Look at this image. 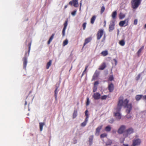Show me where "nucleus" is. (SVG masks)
Returning <instances> with one entry per match:
<instances>
[{
  "mask_svg": "<svg viewBox=\"0 0 146 146\" xmlns=\"http://www.w3.org/2000/svg\"><path fill=\"white\" fill-rule=\"evenodd\" d=\"M125 140V139H124V140H123V141H124Z\"/></svg>",
  "mask_w": 146,
  "mask_h": 146,
  "instance_id": "obj_62",
  "label": "nucleus"
},
{
  "mask_svg": "<svg viewBox=\"0 0 146 146\" xmlns=\"http://www.w3.org/2000/svg\"><path fill=\"white\" fill-rule=\"evenodd\" d=\"M31 42H30L29 44L28 45V46L29 47V50L28 51V56L29 55V52H30V50H31Z\"/></svg>",
  "mask_w": 146,
  "mask_h": 146,
  "instance_id": "obj_33",
  "label": "nucleus"
},
{
  "mask_svg": "<svg viewBox=\"0 0 146 146\" xmlns=\"http://www.w3.org/2000/svg\"><path fill=\"white\" fill-rule=\"evenodd\" d=\"M133 129L132 128H130L126 131L125 133L123 134V135L125 136V137H127L129 135L133 133Z\"/></svg>",
  "mask_w": 146,
  "mask_h": 146,
  "instance_id": "obj_3",
  "label": "nucleus"
},
{
  "mask_svg": "<svg viewBox=\"0 0 146 146\" xmlns=\"http://www.w3.org/2000/svg\"><path fill=\"white\" fill-rule=\"evenodd\" d=\"M76 10H74L71 13V14L73 16H74L76 13Z\"/></svg>",
  "mask_w": 146,
  "mask_h": 146,
  "instance_id": "obj_47",
  "label": "nucleus"
},
{
  "mask_svg": "<svg viewBox=\"0 0 146 146\" xmlns=\"http://www.w3.org/2000/svg\"><path fill=\"white\" fill-rule=\"evenodd\" d=\"M119 18L120 19H121L124 18L125 17V15L123 13H120L119 14Z\"/></svg>",
  "mask_w": 146,
  "mask_h": 146,
  "instance_id": "obj_26",
  "label": "nucleus"
},
{
  "mask_svg": "<svg viewBox=\"0 0 146 146\" xmlns=\"http://www.w3.org/2000/svg\"><path fill=\"white\" fill-rule=\"evenodd\" d=\"M128 19H126L123 21H121L120 22L119 25L121 27L123 26L124 25L125 27L126 26L128 25Z\"/></svg>",
  "mask_w": 146,
  "mask_h": 146,
  "instance_id": "obj_4",
  "label": "nucleus"
},
{
  "mask_svg": "<svg viewBox=\"0 0 146 146\" xmlns=\"http://www.w3.org/2000/svg\"><path fill=\"white\" fill-rule=\"evenodd\" d=\"M119 44L121 46H123L125 44L124 40H121L119 41Z\"/></svg>",
  "mask_w": 146,
  "mask_h": 146,
  "instance_id": "obj_29",
  "label": "nucleus"
},
{
  "mask_svg": "<svg viewBox=\"0 0 146 146\" xmlns=\"http://www.w3.org/2000/svg\"><path fill=\"white\" fill-rule=\"evenodd\" d=\"M96 18V17L95 16H93L91 19V23L93 24L94 23L95 20Z\"/></svg>",
  "mask_w": 146,
  "mask_h": 146,
  "instance_id": "obj_30",
  "label": "nucleus"
},
{
  "mask_svg": "<svg viewBox=\"0 0 146 146\" xmlns=\"http://www.w3.org/2000/svg\"><path fill=\"white\" fill-rule=\"evenodd\" d=\"M39 124L40 131H42L43 129V126L45 125V123H44L40 122L39 123Z\"/></svg>",
  "mask_w": 146,
  "mask_h": 146,
  "instance_id": "obj_21",
  "label": "nucleus"
},
{
  "mask_svg": "<svg viewBox=\"0 0 146 146\" xmlns=\"http://www.w3.org/2000/svg\"><path fill=\"white\" fill-rule=\"evenodd\" d=\"M141 76V74H139L136 77V80H138L140 78Z\"/></svg>",
  "mask_w": 146,
  "mask_h": 146,
  "instance_id": "obj_48",
  "label": "nucleus"
},
{
  "mask_svg": "<svg viewBox=\"0 0 146 146\" xmlns=\"http://www.w3.org/2000/svg\"><path fill=\"white\" fill-rule=\"evenodd\" d=\"M72 66H71V68L70 69V70H69V71H70L71 70V69H72Z\"/></svg>",
  "mask_w": 146,
  "mask_h": 146,
  "instance_id": "obj_60",
  "label": "nucleus"
},
{
  "mask_svg": "<svg viewBox=\"0 0 146 146\" xmlns=\"http://www.w3.org/2000/svg\"><path fill=\"white\" fill-rule=\"evenodd\" d=\"M144 48V46H142L138 50L137 52V54L138 56H140V53Z\"/></svg>",
  "mask_w": 146,
  "mask_h": 146,
  "instance_id": "obj_18",
  "label": "nucleus"
},
{
  "mask_svg": "<svg viewBox=\"0 0 146 146\" xmlns=\"http://www.w3.org/2000/svg\"><path fill=\"white\" fill-rule=\"evenodd\" d=\"M125 140V139H124V140H123V141H124Z\"/></svg>",
  "mask_w": 146,
  "mask_h": 146,
  "instance_id": "obj_64",
  "label": "nucleus"
},
{
  "mask_svg": "<svg viewBox=\"0 0 146 146\" xmlns=\"http://www.w3.org/2000/svg\"><path fill=\"white\" fill-rule=\"evenodd\" d=\"M88 65L86 66L85 68V69L82 74V76H84V74L85 73H86V70L88 68Z\"/></svg>",
  "mask_w": 146,
  "mask_h": 146,
  "instance_id": "obj_38",
  "label": "nucleus"
},
{
  "mask_svg": "<svg viewBox=\"0 0 146 146\" xmlns=\"http://www.w3.org/2000/svg\"><path fill=\"white\" fill-rule=\"evenodd\" d=\"M68 40L67 39H66L64 41V42H63V46H64L68 44Z\"/></svg>",
  "mask_w": 146,
  "mask_h": 146,
  "instance_id": "obj_37",
  "label": "nucleus"
},
{
  "mask_svg": "<svg viewBox=\"0 0 146 146\" xmlns=\"http://www.w3.org/2000/svg\"><path fill=\"white\" fill-rule=\"evenodd\" d=\"M114 88V86L113 84L112 83H111L109 84L108 86V89L109 92H112Z\"/></svg>",
  "mask_w": 146,
  "mask_h": 146,
  "instance_id": "obj_12",
  "label": "nucleus"
},
{
  "mask_svg": "<svg viewBox=\"0 0 146 146\" xmlns=\"http://www.w3.org/2000/svg\"><path fill=\"white\" fill-rule=\"evenodd\" d=\"M94 139V135H92L90 136L89 138V140L88 141L89 142V144L90 145H91L92 144L93 142V141Z\"/></svg>",
  "mask_w": 146,
  "mask_h": 146,
  "instance_id": "obj_13",
  "label": "nucleus"
},
{
  "mask_svg": "<svg viewBox=\"0 0 146 146\" xmlns=\"http://www.w3.org/2000/svg\"><path fill=\"white\" fill-rule=\"evenodd\" d=\"M123 146H128V144L125 145V144H123Z\"/></svg>",
  "mask_w": 146,
  "mask_h": 146,
  "instance_id": "obj_56",
  "label": "nucleus"
},
{
  "mask_svg": "<svg viewBox=\"0 0 146 146\" xmlns=\"http://www.w3.org/2000/svg\"><path fill=\"white\" fill-rule=\"evenodd\" d=\"M114 79L113 77V75H111L109 77L108 80L110 81H112Z\"/></svg>",
  "mask_w": 146,
  "mask_h": 146,
  "instance_id": "obj_39",
  "label": "nucleus"
},
{
  "mask_svg": "<svg viewBox=\"0 0 146 146\" xmlns=\"http://www.w3.org/2000/svg\"><path fill=\"white\" fill-rule=\"evenodd\" d=\"M141 140L139 139H134L133 141V146H135L139 145L141 143Z\"/></svg>",
  "mask_w": 146,
  "mask_h": 146,
  "instance_id": "obj_9",
  "label": "nucleus"
},
{
  "mask_svg": "<svg viewBox=\"0 0 146 146\" xmlns=\"http://www.w3.org/2000/svg\"><path fill=\"white\" fill-rule=\"evenodd\" d=\"M27 52H26L25 54V56L23 59V68L25 69H26L27 65V58L26 57L27 56Z\"/></svg>",
  "mask_w": 146,
  "mask_h": 146,
  "instance_id": "obj_5",
  "label": "nucleus"
},
{
  "mask_svg": "<svg viewBox=\"0 0 146 146\" xmlns=\"http://www.w3.org/2000/svg\"><path fill=\"white\" fill-rule=\"evenodd\" d=\"M114 24L113 23L112 25H109V31H111L114 29Z\"/></svg>",
  "mask_w": 146,
  "mask_h": 146,
  "instance_id": "obj_19",
  "label": "nucleus"
},
{
  "mask_svg": "<svg viewBox=\"0 0 146 146\" xmlns=\"http://www.w3.org/2000/svg\"><path fill=\"white\" fill-rule=\"evenodd\" d=\"M107 97V96L106 95H104L102 96L101 97V99L102 100H105L106 99Z\"/></svg>",
  "mask_w": 146,
  "mask_h": 146,
  "instance_id": "obj_46",
  "label": "nucleus"
},
{
  "mask_svg": "<svg viewBox=\"0 0 146 146\" xmlns=\"http://www.w3.org/2000/svg\"><path fill=\"white\" fill-rule=\"evenodd\" d=\"M114 121V119L113 118L111 119L109 121V123H112Z\"/></svg>",
  "mask_w": 146,
  "mask_h": 146,
  "instance_id": "obj_50",
  "label": "nucleus"
},
{
  "mask_svg": "<svg viewBox=\"0 0 146 146\" xmlns=\"http://www.w3.org/2000/svg\"><path fill=\"white\" fill-rule=\"evenodd\" d=\"M99 74V72L97 71H96L93 76L92 80H95L98 76Z\"/></svg>",
  "mask_w": 146,
  "mask_h": 146,
  "instance_id": "obj_16",
  "label": "nucleus"
},
{
  "mask_svg": "<svg viewBox=\"0 0 146 146\" xmlns=\"http://www.w3.org/2000/svg\"><path fill=\"white\" fill-rule=\"evenodd\" d=\"M58 88V87H57L54 91V93H55L54 97L55 98V99L56 100V101L57 100V92H58V91H57Z\"/></svg>",
  "mask_w": 146,
  "mask_h": 146,
  "instance_id": "obj_27",
  "label": "nucleus"
},
{
  "mask_svg": "<svg viewBox=\"0 0 146 146\" xmlns=\"http://www.w3.org/2000/svg\"><path fill=\"white\" fill-rule=\"evenodd\" d=\"M125 140V139H124V140H123V141H124Z\"/></svg>",
  "mask_w": 146,
  "mask_h": 146,
  "instance_id": "obj_63",
  "label": "nucleus"
},
{
  "mask_svg": "<svg viewBox=\"0 0 146 146\" xmlns=\"http://www.w3.org/2000/svg\"><path fill=\"white\" fill-rule=\"evenodd\" d=\"M104 23L106 24V21H104Z\"/></svg>",
  "mask_w": 146,
  "mask_h": 146,
  "instance_id": "obj_61",
  "label": "nucleus"
},
{
  "mask_svg": "<svg viewBox=\"0 0 146 146\" xmlns=\"http://www.w3.org/2000/svg\"><path fill=\"white\" fill-rule=\"evenodd\" d=\"M106 67V65L105 63H102L98 69L100 70H104Z\"/></svg>",
  "mask_w": 146,
  "mask_h": 146,
  "instance_id": "obj_15",
  "label": "nucleus"
},
{
  "mask_svg": "<svg viewBox=\"0 0 146 146\" xmlns=\"http://www.w3.org/2000/svg\"><path fill=\"white\" fill-rule=\"evenodd\" d=\"M88 120L87 119H85V120L84 121V122H83L81 124V126L83 127L85 126L87 123Z\"/></svg>",
  "mask_w": 146,
  "mask_h": 146,
  "instance_id": "obj_24",
  "label": "nucleus"
},
{
  "mask_svg": "<svg viewBox=\"0 0 146 146\" xmlns=\"http://www.w3.org/2000/svg\"><path fill=\"white\" fill-rule=\"evenodd\" d=\"M68 25V21H65L64 23V28H66L67 26Z\"/></svg>",
  "mask_w": 146,
  "mask_h": 146,
  "instance_id": "obj_41",
  "label": "nucleus"
},
{
  "mask_svg": "<svg viewBox=\"0 0 146 146\" xmlns=\"http://www.w3.org/2000/svg\"><path fill=\"white\" fill-rule=\"evenodd\" d=\"M66 29L64 28L63 29L62 31V36H65V30H66Z\"/></svg>",
  "mask_w": 146,
  "mask_h": 146,
  "instance_id": "obj_42",
  "label": "nucleus"
},
{
  "mask_svg": "<svg viewBox=\"0 0 146 146\" xmlns=\"http://www.w3.org/2000/svg\"><path fill=\"white\" fill-rule=\"evenodd\" d=\"M129 102V100L127 99L124 100V98L122 96H120L118 98L117 107L115 108L117 112L114 113V116L117 120H119L121 118V115L119 111H120L122 106L124 108H126V111L128 114L131 112L132 108V104L131 103L128 104Z\"/></svg>",
  "mask_w": 146,
  "mask_h": 146,
  "instance_id": "obj_1",
  "label": "nucleus"
},
{
  "mask_svg": "<svg viewBox=\"0 0 146 146\" xmlns=\"http://www.w3.org/2000/svg\"><path fill=\"white\" fill-rule=\"evenodd\" d=\"M90 104L89 99V98H87V102L86 103V105L88 106Z\"/></svg>",
  "mask_w": 146,
  "mask_h": 146,
  "instance_id": "obj_45",
  "label": "nucleus"
},
{
  "mask_svg": "<svg viewBox=\"0 0 146 146\" xmlns=\"http://www.w3.org/2000/svg\"><path fill=\"white\" fill-rule=\"evenodd\" d=\"M92 40L90 37H89L86 38L85 40V42L84 44L83 47H84L87 44L90 42Z\"/></svg>",
  "mask_w": 146,
  "mask_h": 146,
  "instance_id": "obj_14",
  "label": "nucleus"
},
{
  "mask_svg": "<svg viewBox=\"0 0 146 146\" xmlns=\"http://www.w3.org/2000/svg\"><path fill=\"white\" fill-rule=\"evenodd\" d=\"M82 0H81L80 1V10H81V6H82Z\"/></svg>",
  "mask_w": 146,
  "mask_h": 146,
  "instance_id": "obj_52",
  "label": "nucleus"
},
{
  "mask_svg": "<svg viewBox=\"0 0 146 146\" xmlns=\"http://www.w3.org/2000/svg\"><path fill=\"white\" fill-rule=\"evenodd\" d=\"M98 84H99V82H98V81H96L94 82V86H96V85H98Z\"/></svg>",
  "mask_w": 146,
  "mask_h": 146,
  "instance_id": "obj_53",
  "label": "nucleus"
},
{
  "mask_svg": "<svg viewBox=\"0 0 146 146\" xmlns=\"http://www.w3.org/2000/svg\"><path fill=\"white\" fill-rule=\"evenodd\" d=\"M27 104V102L26 101H25V105H26Z\"/></svg>",
  "mask_w": 146,
  "mask_h": 146,
  "instance_id": "obj_58",
  "label": "nucleus"
},
{
  "mask_svg": "<svg viewBox=\"0 0 146 146\" xmlns=\"http://www.w3.org/2000/svg\"><path fill=\"white\" fill-rule=\"evenodd\" d=\"M126 117L128 119H130L131 118V116L130 115H126Z\"/></svg>",
  "mask_w": 146,
  "mask_h": 146,
  "instance_id": "obj_51",
  "label": "nucleus"
},
{
  "mask_svg": "<svg viewBox=\"0 0 146 146\" xmlns=\"http://www.w3.org/2000/svg\"><path fill=\"white\" fill-rule=\"evenodd\" d=\"M88 110H86L85 111V115L86 116L85 119H87V120H88L89 117V115L88 114Z\"/></svg>",
  "mask_w": 146,
  "mask_h": 146,
  "instance_id": "obj_36",
  "label": "nucleus"
},
{
  "mask_svg": "<svg viewBox=\"0 0 146 146\" xmlns=\"http://www.w3.org/2000/svg\"><path fill=\"white\" fill-rule=\"evenodd\" d=\"M142 0H131V4L132 8L134 9H137L141 3Z\"/></svg>",
  "mask_w": 146,
  "mask_h": 146,
  "instance_id": "obj_2",
  "label": "nucleus"
},
{
  "mask_svg": "<svg viewBox=\"0 0 146 146\" xmlns=\"http://www.w3.org/2000/svg\"><path fill=\"white\" fill-rule=\"evenodd\" d=\"M103 127V125H101L98 126L96 130L95 135H98L100 133L101 130L102 129Z\"/></svg>",
  "mask_w": 146,
  "mask_h": 146,
  "instance_id": "obj_10",
  "label": "nucleus"
},
{
  "mask_svg": "<svg viewBox=\"0 0 146 146\" xmlns=\"http://www.w3.org/2000/svg\"><path fill=\"white\" fill-rule=\"evenodd\" d=\"M104 34V31L103 29H101L98 31L97 34V38L98 40H100Z\"/></svg>",
  "mask_w": 146,
  "mask_h": 146,
  "instance_id": "obj_6",
  "label": "nucleus"
},
{
  "mask_svg": "<svg viewBox=\"0 0 146 146\" xmlns=\"http://www.w3.org/2000/svg\"><path fill=\"white\" fill-rule=\"evenodd\" d=\"M107 136V134L106 133H104L101 134L100 136L101 138L106 137Z\"/></svg>",
  "mask_w": 146,
  "mask_h": 146,
  "instance_id": "obj_35",
  "label": "nucleus"
},
{
  "mask_svg": "<svg viewBox=\"0 0 146 146\" xmlns=\"http://www.w3.org/2000/svg\"><path fill=\"white\" fill-rule=\"evenodd\" d=\"M77 116V111L76 110H74L73 114V118H75Z\"/></svg>",
  "mask_w": 146,
  "mask_h": 146,
  "instance_id": "obj_32",
  "label": "nucleus"
},
{
  "mask_svg": "<svg viewBox=\"0 0 146 146\" xmlns=\"http://www.w3.org/2000/svg\"><path fill=\"white\" fill-rule=\"evenodd\" d=\"M137 19H135L134 21L133 24L134 25H137Z\"/></svg>",
  "mask_w": 146,
  "mask_h": 146,
  "instance_id": "obj_49",
  "label": "nucleus"
},
{
  "mask_svg": "<svg viewBox=\"0 0 146 146\" xmlns=\"http://www.w3.org/2000/svg\"><path fill=\"white\" fill-rule=\"evenodd\" d=\"M86 25V22L82 24V27H83V29L84 30L85 29Z\"/></svg>",
  "mask_w": 146,
  "mask_h": 146,
  "instance_id": "obj_43",
  "label": "nucleus"
},
{
  "mask_svg": "<svg viewBox=\"0 0 146 146\" xmlns=\"http://www.w3.org/2000/svg\"><path fill=\"white\" fill-rule=\"evenodd\" d=\"M52 62V61L51 60H50L49 62H47L46 64V67L47 69H48L49 68V67L51 65Z\"/></svg>",
  "mask_w": 146,
  "mask_h": 146,
  "instance_id": "obj_22",
  "label": "nucleus"
},
{
  "mask_svg": "<svg viewBox=\"0 0 146 146\" xmlns=\"http://www.w3.org/2000/svg\"><path fill=\"white\" fill-rule=\"evenodd\" d=\"M143 97V95H137L135 97V99L137 101H139Z\"/></svg>",
  "mask_w": 146,
  "mask_h": 146,
  "instance_id": "obj_17",
  "label": "nucleus"
},
{
  "mask_svg": "<svg viewBox=\"0 0 146 146\" xmlns=\"http://www.w3.org/2000/svg\"><path fill=\"white\" fill-rule=\"evenodd\" d=\"M101 54L102 55L104 56L108 54V52L107 50L101 52Z\"/></svg>",
  "mask_w": 146,
  "mask_h": 146,
  "instance_id": "obj_25",
  "label": "nucleus"
},
{
  "mask_svg": "<svg viewBox=\"0 0 146 146\" xmlns=\"http://www.w3.org/2000/svg\"><path fill=\"white\" fill-rule=\"evenodd\" d=\"M117 15V13L116 11H113L112 14V17L113 19H115L116 18V16Z\"/></svg>",
  "mask_w": 146,
  "mask_h": 146,
  "instance_id": "obj_20",
  "label": "nucleus"
},
{
  "mask_svg": "<svg viewBox=\"0 0 146 146\" xmlns=\"http://www.w3.org/2000/svg\"><path fill=\"white\" fill-rule=\"evenodd\" d=\"M54 34H53L51 36H50L48 41V42L47 44H49L52 41V40L54 38Z\"/></svg>",
  "mask_w": 146,
  "mask_h": 146,
  "instance_id": "obj_23",
  "label": "nucleus"
},
{
  "mask_svg": "<svg viewBox=\"0 0 146 146\" xmlns=\"http://www.w3.org/2000/svg\"><path fill=\"white\" fill-rule=\"evenodd\" d=\"M113 60H114V61L115 62V65H116V64H117V60L115 59H114Z\"/></svg>",
  "mask_w": 146,
  "mask_h": 146,
  "instance_id": "obj_55",
  "label": "nucleus"
},
{
  "mask_svg": "<svg viewBox=\"0 0 146 146\" xmlns=\"http://www.w3.org/2000/svg\"><path fill=\"white\" fill-rule=\"evenodd\" d=\"M97 89V87L96 86H94L93 88V92H96Z\"/></svg>",
  "mask_w": 146,
  "mask_h": 146,
  "instance_id": "obj_44",
  "label": "nucleus"
},
{
  "mask_svg": "<svg viewBox=\"0 0 146 146\" xmlns=\"http://www.w3.org/2000/svg\"><path fill=\"white\" fill-rule=\"evenodd\" d=\"M144 27L145 28H146V24L144 25Z\"/></svg>",
  "mask_w": 146,
  "mask_h": 146,
  "instance_id": "obj_59",
  "label": "nucleus"
},
{
  "mask_svg": "<svg viewBox=\"0 0 146 146\" xmlns=\"http://www.w3.org/2000/svg\"><path fill=\"white\" fill-rule=\"evenodd\" d=\"M100 94L98 93H95L93 95V97L96 100L99 99L100 97Z\"/></svg>",
  "mask_w": 146,
  "mask_h": 146,
  "instance_id": "obj_11",
  "label": "nucleus"
},
{
  "mask_svg": "<svg viewBox=\"0 0 146 146\" xmlns=\"http://www.w3.org/2000/svg\"><path fill=\"white\" fill-rule=\"evenodd\" d=\"M125 129V127L124 125H122L118 129L117 131L118 133L119 134H122L124 132Z\"/></svg>",
  "mask_w": 146,
  "mask_h": 146,
  "instance_id": "obj_8",
  "label": "nucleus"
},
{
  "mask_svg": "<svg viewBox=\"0 0 146 146\" xmlns=\"http://www.w3.org/2000/svg\"><path fill=\"white\" fill-rule=\"evenodd\" d=\"M111 127L110 126L108 125L106 126L105 128V130L107 132H109L110 131Z\"/></svg>",
  "mask_w": 146,
  "mask_h": 146,
  "instance_id": "obj_28",
  "label": "nucleus"
},
{
  "mask_svg": "<svg viewBox=\"0 0 146 146\" xmlns=\"http://www.w3.org/2000/svg\"><path fill=\"white\" fill-rule=\"evenodd\" d=\"M67 7V5H65V6H64V8H66Z\"/></svg>",
  "mask_w": 146,
  "mask_h": 146,
  "instance_id": "obj_57",
  "label": "nucleus"
},
{
  "mask_svg": "<svg viewBox=\"0 0 146 146\" xmlns=\"http://www.w3.org/2000/svg\"><path fill=\"white\" fill-rule=\"evenodd\" d=\"M105 10V7L104 6H102L101 9L100 13L101 14H102L104 11Z\"/></svg>",
  "mask_w": 146,
  "mask_h": 146,
  "instance_id": "obj_40",
  "label": "nucleus"
},
{
  "mask_svg": "<svg viewBox=\"0 0 146 146\" xmlns=\"http://www.w3.org/2000/svg\"><path fill=\"white\" fill-rule=\"evenodd\" d=\"M143 99L145 100H146V95H145L144 96H143Z\"/></svg>",
  "mask_w": 146,
  "mask_h": 146,
  "instance_id": "obj_54",
  "label": "nucleus"
},
{
  "mask_svg": "<svg viewBox=\"0 0 146 146\" xmlns=\"http://www.w3.org/2000/svg\"><path fill=\"white\" fill-rule=\"evenodd\" d=\"M31 42H30L29 44L28 45V46L29 47V50L28 51V56L29 55V52H30V50H31Z\"/></svg>",
  "mask_w": 146,
  "mask_h": 146,
  "instance_id": "obj_34",
  "label": "nucleus"
},
{
  "mask_svg": "<svg viewBox=\"0 0 146 146\" xmlns=\"http://www.w3.org/2000/svg\"><path fill=\"white\" fill-rule=\"evenodd\" d=\"M69 4L71 5H73V6L76 7L78 6V0H72L69 2Z\"/></svg>",
  "mask_w": 146,
  "mask_h": 146,
  "instance_id": "obj_7",
  "label": "nucleus"
},
{
  "mask_svg": "<svg viewBox=\"0 0 146 146\" xmlns=\"http://www.w3.org/2000/svg\"><path fill=\"white\" fill-rule=\"evenodd\" d=\"M112 142L111 140L110 139H108L106 143V145H110L111 144Z\"/></svg>",
  "mask_w": 146,
  "mask_h": 146,
  "instance_id": "obj_31",
  "label": "nucleus"
}]
</instances>
